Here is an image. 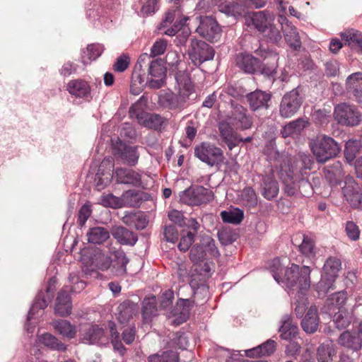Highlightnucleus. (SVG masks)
I'll return each mask as SVG.
<instances>
[{
    "label": "nucleus",
    "mask_w": 362,
    "mask_h": 362,
    "mask_svg": "<svg viewBox=\"0 0 362 362\" xmlns=\"http://www.w3.org/2000/svg\"><path fill=\"white\" fill-rule=\"evenodd\" d=\"M109 328L111 335V343L114 350L118 352L119 355L124 356L127 349L120 341L119 334L116 329L115 324L113 322H109Z\"/></svg>",
    "instance_id": "44"
},
{
    "label": "nucleus",
    "mask_w": 362,
    "mask_h": 362,
    "mask_svg": "<svg viewBox=\"0 0 362 362\" xmlns=\"http://www.w3.org/2000/svg\"><path fill=\"white\" fill-rule=\"evenodd\" d=\"M206 249L201 240L199 243H197L191 248L189 258L194 264H196L206 259Z\"/></svg>",
    "instance_id": "48"
},
{
    "label": "nucleus",
    "mask_w": 362,
    "mask_h": 362,
    "mask_svg": "<svg viewBox=\"0 0 362 362\" xmlns=\"http://www.w3.org/2000/svg\"><path fill=\"white\" fill-rule=\"evenodd\" d=\"M113 154L117 159H120L124 164L129 166H135L140 157L139 146H129L119 140L113 145Z\"/></svg>",
    "instance_id": "10"
},
{
    "label": "nucleus",
    "mask_w": 362,
    "mask_h": 362,
    "mask_svg": "<svg viewBox=\"0 0 362 362\" xmlns=\"http://www.w3.org/2000/svg\"><path fill=\"white\" fill-rule=\"evenodd\" d=\"M157 0H145L141 8V14L143 16L151 15L156 9Z\"/></svg>",
    "instance_id": "63"
},
{
    "label": "nucleus",
    "mask_w": 362,
    "mask_h": 362,
    "mask_svg": "<svg viewBox=\"0 0 362 362\" xmlns=\"http://www.w3.org/2000/svg\"><path fill=\"white\" fill-rule=\"evenodd\" d=\"M194 156L209 166H219L223 163V151L214 144L202 142L194 148Z\"/></svg>",
    "instance_id": "4"
},
{
    "label": "nucleus",
    "mask_w": 362,
    "mask_h": 362,
    "mask_svg": "<svg viewBox=\"0 0 362 362\" xmlns=\"http://www.w3.org/2000/svg\"><path fill=\"white\" fill-rule=\"evenodd\" d=\"M338 344L348 349L357 351L362 347V337L355 332L345 331L340 334Z\"/></svg>",
    "instance_id": "24"
},
{
    "label": "nucleus",
    "mask_w": 362,
    "mask_h": 362,
    "mask_svg": "<svg viewBox=\"0 0 362 362\" xmlns=\"http://www.w3.org/2000/svg\"><path fill=\"white\" fill-rule=\"evenodd\" d=\"M279 23L288 45L294 49H299L301 46V41L297 28L283 15L279 16Z\"/></svg>",
    "instance_id": "18"
},
{
    "label": "nucleus",
    "mask_w": 362,
    "mask_h": 362,
    "mask_svg": "<svg viewBox=\"0 0 362 362\" xmlns=\"http://www.w3.org/2000/svg\"><path fill=\"white\" fill-rule=\"evenodd\" d=\"M199 25L196 32L204 38L213 42L220 35L221 29L217 22L210 16H199L196 18Z\"/></svg>",
    "instance_id": "12"
},
{
    "label": "nucleus",
    "mask_w": 362,
    "mask_h": 362,
    "mask_svg": "<svg viewBox=\"0 0 362 362\" xmlns=\"http://www.w3.org/2000/svg\"><path fill=\"white\" fill-rule=\"evenodd\" d=\"M163 234L168 242L175 243L178 238V232L174 225L166 226Z\"/></svg>",
    "instance_id": "62"
},
{
    "label": "nucleus",
    "mask_w": 362,
    "mask_h": 362,
    "mask_svg": "<svg viewBox=\"0 0 362 362\" xmlns=\"http://www.w3.org/2000/svg\"><path fill=\"white\" fill-rule=\"evenodd\" d=\"M301 103L302 98L298 92H287L281 103V115L286 118L292 117L298 110Z\"/></svg>",
    "instance_id": "17"
},
{
    "label": "nucleus",
    "mask_w": 362,
    "mask_h": 362,
    "mask_svg": "<svg viewBox=\"0 0 362 362\" xmlns=\"http://www.w3.org/2000/svg\"><path fill=\"white\" fill-rule=\"evenodd\" d=\"M270 98L271 95L267 92H250L247 95V101L253 110L267 107V102Z\"/></svg>",
    "instance_id": "33"
},
{
    "label": "nucleus",
    "mask_w": 362,
    "mask_h": 362,
    "mask_svg": "<svg viewBox=\"0 0 362 362\" xmlns=\"http://www.w3.org/2000/svg\"><path fill=\"white\" fill-rule=\"evenodd\" d=\"M121 208L124 206L139 207L141 203L139 194L134 190H127L120 197Z\"/></svg>",
    "instance_id": "39"
},
{
    "label": "nucleus",
    "mask_w": 362,
    "mask_h": 362,
    "mask_svg": "<svg viewBox=\"0 0 362 362\" xmlns=\"http://www.w3.org/2000/svg\"><path fill=\"white\" fill-rule=\"evenodd\" d=\"M110 253L112 255L110 268L111 273L116 276H124L126 274V267L129 262L125 252L121 249L113 248L110 250Z\"/></svg>",
    "instance_id": "19"
},
{
    "label": "nucleus",
    "mask_w": 362,
    "mask_h": 362,
    "mask_svg": "<svg viewBox=\"0 0 362 362\" xmlns=\"http://www.w3.org/2000/svg\"><path fill=\"white\" fill-rule=\"evenodd\" d=\"M81 340L89 345L100 344L107 341V337L102 327L98 325H90L82 329Z\"/></svg>",
    "instance_id": "16"
},
{
    "label": "nucleus",
    "mask_w": 362,
    "mask_h": 362,
    "mask_svg": "<svg viewBox=\"0 0 362 362\" xmlns=\"http://www.w3.org/2000/svg\"><path fill=\"white\" fill-rule=\"evenodd\" d=\"M325 73L328 77H334L339 73V63L335 59H330L325 63Z\"/></svg>",
    "instance_id": "57"
},
{
    "label": "nucleus",
    "mask_w": 362,
    "mask_h": 362,
    "mask_svg": "<svg viewBox=\"0 0 362 362\" xmlns=\"http://www.w3.org/2000/svg\"><path fill=\"white\" fill-rule=\"evenodd\" d=\"M117 181L122 184L139 187L141 185V175L132 169L119 168L115 170Z\"/></svg>",
    "instance_id": "22"
},
{
    "label": "nucleus",
    "mask_w": 362,
    "mask_h": 362,
    "mask_svg": "<svg viewBox=\"0 0 362 362\" xmlns=\"http://www.w3.org/2000/svg\"><path fill=\"white\" fill-rule=\"evenodd\" d=\"M279 184L272 176H265L262 180V194L268 200L276 197L279 193Z\"/></svg>",
    "instance_id": "32"
},
{
    "label": "nucleus",
    "mask_w": 362,
    "mask_h": 362,
    "mask_svg": "<svg viewBox=\"0 0 362 362\" xmlns=\"http://www.w3.org/2000/svg\"><path fill=\"white\" fill-rule=\"evenodd\" d=\"M267 0H235L234 3L228 5V17L233 16L234 19L243 17L247 13V10L250 8H263Z\"/></svg>",
    "instance_id": "14"
},
{
    "label": "nucleus",
    "mask_w": 362,
    "mask_h": 362,
    "mask_svg": "<svg viewBox=\"0 0 362 362\" xmlns=\"http://www.w3.org/2000/svg\"><path fill=\"white\" fill-rule=\"evenodd\" d=\"M122 222L130 227L137 230H143L148 225L146 215L141 212L129 213L122 217Z\"/></svg>",
    "instance_id": "31"
},
{
    "label": "nucleus",
    "mask_w": 362,
    "mask_h": 362,
    "mask_svg": "<svg viewBox=\"0 0 362 362\" xmlns=\"http://www.w3.org/2000/svg\"><path fill=\"white\" fill-rule=\"evenodd\" d=\"M348 90H362V72H356L350 75L346 79Z\"/></svg>",
    "instance_id": "52"
},
{
    "label": "nucleus",
    "mask_w": 362,
    "mask_h": 362,
    "mask_svg": "<svg viewBox=\"0 0 362 362\" xmlns=\"http://www.w3.org/2000/svg\"><path fill=\"white\" fill-rule=\"evenodd\" d=\"M361 148V141L358 140H349L346 141L344 149V156L349 163L356 158Z\"/></svg>",
    "instance_id": "45"
},
{
    "label": "nucleus",
    "mask_w": 362,
    "mask_h": 362,
    "mask_svg": "<svg viewBox=\"0 0 362 362\" xmlns=\"http://www.w3.org/2000/svg\"><path fill=\"white\" fill-rule=\"evenodd\" d=\"M244 218V212L242 209L230 206L228 209V223L239 224Z\"/></svg>",
    "instance_id": "53"
},
{
    "label": "nucleus",
    "mask_w": 362,
    "mask_h": 362,
    "mask_svg": "<svg viewBox=\"0 0 362 362\" xmlns=\"http://www.w3.org/2000/svg\"><path fill=\"white\" fill-rule=\"evenodd\" d=\"M177 353L172 350L159 351L148 357V362H177Z\"/></svg>",
    "instance_id": "41"
},
{
    "label": "nucleus",
    "mask_w": 362,
    "mask_h": 362,
    "mask_svg": "<svg viewBox=\"0 0 362 362\" xmlns=\"http://www.w3.org/2000/svg\"><path fill=\"white\" fill-rule=\"evenodd\" d=\"M330 117V110H317L313 114L314 122L319 125H324L329 122Z\"/></svg>",
    "instance_id": "56"
},
{
    "label": "nucleus",
    "mask_w": 362,
    "mask_h": 362,
    "mask_svg": "<svg viewBox=\"0 0 362 362\" xmlns=\"http://www.w3.org/2000/svg\"><path fill=\"white\" fill-rule=\"evenodd\" d=\"M100 204L105 207H111L112 209L121 208L120 197H115L112 194L103 195L100 197Z\"/></svg>",
    "instance_id": "54"
},
{
    "label": "nucleus",
    "mask_w": 362,
    "mask_h": 362,
    "mask_svg": "<svg viewBox=\"0 0 362 362\" xmlns=\"http://www.w3.org/2000/svg\"><path fill=\"white\" fill-rule=\"evenodd\" d=\"M241 200L244 205L254 207L257 204V197L252 187H245L241 192Z\"/></svg>",
    "instance_id": "49"
},
{
    "label": "nucleus",
    "mask_w": 362,
    "mask_h": 362,
    "mask_svg": "<svg viewBox=\"0 0 362 362\" xmlns=\"http://www.w3.org/2000/svg\"><path fill=\"white\" fill-rule=\"evenodd\" d=\"M52 293L53 290L51 289V286L49 285L45 292L40 291L37 293L28 313V320L35 318L40 310H44L47 308L53 298Z\"/></svg>",
    "instance_id": "20"
},
{
    "label": "nucleus",
    "mask_w": 362,
    "mask_h": 362,
    "mask_svg": "<svg viewBox=\"0 0 362 362\" xmlns=\"http://www.w3.org/2000/svg\"><path fill=\"white\" fill-rule=\"evenodd\" d=\"M190 314V301L189 300L180 299L176 307L173 310V315L176 317L173 323L179 325L185 322Z\"/></svg>",
    "instance_id": "28"
},
{
    "label": "nucleus",
    "mask_w": 362,
    "mask_h": 362,
    "mask_svg": "<svg viewBox=\"0 0 362 362\" xmlns=\"http://www.w3.org/2000/svg\"><path fill=\"white\" fill-rule=\"evenodd\" d=\"M157 314L156 299L155 296L145 298L142 303V315L145 320H150Z\"/></svg>",
    "instance_id": "43"
},
{
    "label": "nucleus",
    "mask_w": 362,
    "mask_h": 362,
    "mask_svg": "<svg viewBox=\"0 0 362 362\" xmlns=\"http://www.w3.org/2000/svg\"><path fill=\"white\" fill-rule=\"evenodd\" d=\"M111 233L113 238L122 245L133 246L138 240L136 233L122 226L112 227Z\"/></svg>",
    "instance_id": "23"
},
{
    "label": "nucleus",
    "mask_w": 362,
    "mask_h": 362,
    "mask_svg": "<svg viewBox=\"0 0 362 362\" xmlns=\"http://www.w3.org/2000/svg\"><path fill=\"white\" fill-rule=\"evenodd\" d=\"M167 42L165 40L156 41L151 49V55L152 57L160 55L164 53L166 49Z\"/></svg>",
    "instance_id": "64"
},
{
    "label": "nucleus",
    "mask_w": 362,
    "mask_h": 362,
    "mask_svg": "<svg viewBox=\"0 0 362 362\" xmlns=\"http://www.w3.org/2000/svg\"><path fill=\"white\" fill-rule=\"evenodd\" d=\"M52 325L55 332L62 335L64 338L71 339L76 337V327L71 324L70 322L66 320H58L53 321Z\"/></svg>",
    "instance_id": "30"
},
{
    "label": "nucleus",
    "mask_w": 362,
    "mask_h": 362,
    "mask_svg": "<svg viewBox=\"0 0 362 362\" xmlns=\"http://www.w3.org/2000/svg\"><path fill=\"white\" fill-rule=\"evenodd\" d=\"M334 117L339 124L350 127L358 126L362 120V115L358 110L345 103L335 106Z\"/></svg>",
    "instance_id": "5"
},
{
    "label": "nucleus",
    "mask_w": 362,
    "mask_h": 362,
    "mask_svg": "<svg viewBox=\"0 0 362 362\" xmlns=\"http://www.w3.org/2000/svg\"><path fill=\"white\" fill-rule=\"evenodd\" d=\"M70 288L64 286L58 293L56 305L54 308L55 313L62 317L69 315L71 313L72 305L71 298L69 294Z\"/></svg>",
    "instance_id": "21"
},
{
    "label": "nucleus",
    "mask_w": 362,
    "mask_h": 362,
    "mask_svg": "<svg viewBox=\"0 0 362 362\" xmlns=\"http://www.w3.org/2000/svg\"><path fill=\"white\" fill-rule=\"evenodd\" d=\"M194 233L189 230L186 235H183L181 238L180 242L178 245V248L180 251H187L192 243L194 242Z\"/></svg>",
    "instance_id": "60"
},
{
    "label": "nucleus",
    "mask_w": 362,
    "mask_h": 362,
    "mask_svg": "<svg viewBox=\"0 0 362 362\" xmlns=\"http://www.w3.org/2000/svg\"><path fill=\"white\" fill-rule=\"evenodd\" d=\"M333 321L338 329H344L347 327L351 322V315L344 309L339 308L333 317Z\"/></svg>",
    "instance_id": "46"
},
{
    "label": "nucleus",
    "mask_w": 362,
    "mask_h": 362,
    "mask_svg": "<svg viewBox=\"0 0 362 362\" xmlns=\"http://www.w3.org/2000/svg\"><path fill=\"white\" fill-rule=\"evenodd\" d=\"M158 102L165 107H175L177 103V95L174 92H165L158 95Z\"/></svg>",
    "instance_id": "55"
},
{
    "label": "nucleus",
    "mask_w": 362,
    "mask_h": 362,
    "mask_svg": "<svg viewBox=\"0 0 362 362\" xmlns=\"http://www.w3.org/2000/svg\"><path fill=\"white\" fill-rule=\"evenodd\" d=\"M176 80L180 86V90H191L192 88L191 84V79L187 74L179 73L176 74Z\"/></svg>",
    "instance_id": "58"
},
{
    "label": "nucleus",
    "mask_w": 362,
    "mask_h": 362,
    "mask_svg": "<svg viewBox=\"0 0 362 362\" xmlns=\"http://www.w3.org/2000/svg\"><path fill=\"white\" fill-rule=\"evenodd\" d=\"M342 192L346 201L355 209H362V194L358 185L352 177L346 176Z\"/></svg>",
    "instance_id": "15"
},
{
    "label": "nucleus",
    "mask_w": 362,
    "mask_h": 362,
    "mask_svg": "<svg viewBox=\"0 0 362 362\" xmlns=\"http://www.w3.org/2000/svg\"><path fill=\"white\" fill-rule=\"evenodd\" d=\"M231 106L230 115L228 117V126L243 130L250 128L252 122L247 115V110L240 105L232 103Z\"/></svg>",
    "instance_id": "13"
},
{
    "label": "nucleus",
    "mask_w": 362,
    "mask_h": 362,
    "mask_svg": "<svg viewBox=\"0 0 362 362\" xmlns=\"http://www.w3.org/2000/svg\"><path fill=\"white\" fill-rule=\"evenodd\" d=\"M345 231L347 236L352 240H356L359 238L360 230L356 224L353 221L346 223Z\"/></svg>",
    "instance_id": "61"
},
{
    "label": "nucleus",
    "mask_w": 362,
    "mask_h": 362,
    "mask_svg": "<svg viewBox=\"0 0 362 362\" xmlns=\"http://www.w3.org/2000/svg\"><path fill=\"white\" fill-rule=\"evenodd\" d=\"M213 199L212 192L202 186H191L182 192L180 200L189 206H199Z\"/></svg>",
    "instance_id": "6"
},
{
    "label": "nucleus",
    "mask_w": 362,
    "mask_h": 362,
    "mask_svg": "<svg viewBox=\"0 0 362 362\" xmlns=\"http://www.w3.org/2000/svg\"><path fill=\"white\" fill-rule=\"evenodd\" d=\"M318 325L317 309L315 306H311L301 321V327L306 333L313 334L317 331Z\"/></svg>",
    "instance_id": "26"
},
{
    "label": "nucleus",
    "mask_w": 362,
    "mask_h": 362,
    "mask_svg": "<svg viewBox=\"0 0 362 362\" xmlns=\"http://www.w3.org/2000/svg\"><path fill=\"white\" fill-rule=\"evenodd\" d=\"M303 241L301 244L299 245V250L305 256L313 258L315 255V245L313 243V241L308 238V236H305V235H302Z\"/></svg>",
    "instance_id": "51"
},
{
    "label": "nucleus",
    "mask_w": 362,
    "mask_h": 362,
    "mask_svg": "<svg viewBox=\"0 0 362 362\" xmlns=\"http://www.w3.org/2000/svg\"><path fill=\"white\" fill-rule=\"evenodd\" d=\"M325 177L332 185H341L344 177V172L339 162L334 163L325 171Z\"/></svg>",
    "instance_id": "36"
},
{
    "label": "nucleus",
    "mask_w": 362,
    "mask_h": 362,
    "mask_svg": "<svg viewBox=\"0 0 362 362\" xmlns=\"http://www.w3.org/2000/svg\"><path fill=\"white\" fill-rule=\"evenodd\" d=\"M336 354L334 346L329 344H322L317 349L316 358L318 362H332Z\"/></svg>",
    "instance_id": "38"
},
{
    "label": "nucleus",
    "mask_w": 362,
    "mask_h": 362,
    "mask_svg": "<svg viewBox=\"0 0 362 362\" xmlns=\"http://www.w3.org/2000/svg\"><path fill=\"white\" fill-rule=\"evenodd\" d=\"M93 264L95 268L105 271L110 268L111 266V257L101 252H98L95 255V257L93 261Z\"/></svg>",
    "instance_id": "50"
},
{
    "label": "nucleus",
    "mask_w": 362,
    "mask_h": 362,
    "mask_svg": "<svg viewBox=\"0 0 362 362\" xmlns=\"http://www.w3.org/2000/svg\"><path fill=\"white\" fill-rule=\"evenodd\" d=\"M245 24L248 27L254 28L258 32L262 33L271 23L275 21V16L273 12L269 10L250 12L245 14Z\"/></svg>",
    "instance_id": "9"
},
{
    "label": "nucleus",
    "mask_w": 362,
    "mask_h": 362,
    "mask_svg": "<svg viewBox=\"0 0 362 362\" xmlns=\"http://www.w3.org/2000/svg\"><path fill=\"white\" fill-rule=\"evenodd\" d=\"M281 325L279 328L280 337L284 340H291L298 332V327L293 323L291 316L286 315L281 320Z\"/></svg>",
    "instance_id": "27"
},
{
    "label": "nucleus",
    "mask_w": 362,
    "mask_h": 362,
    "mask_svg": "<svg viewBox=\"0 0 362 362\" xmlns=\"http://www.w3.org/2000/svg\"><path fill=\"white\" fill-rule=\"evenodd\" d=\"M135 106L136 105H134L130 107L129 115L132 117H135L139 124L159 132L167 125L168 120L165 117L156 113L137 111Z\"/></svg>",
    "instance_id": "7"
},
{
    "label": "nucleus",
    "mask_w": 362,
    "mask_h": 362,
    "mask_svg": "<svg viewBox=\"0 0 362 362\" xmlns=\"http://www.w3.org/2000/svg\"><path fill=\"white\" fill-rule=\"evenodd\" d=\"M269 267L274 279L279 284H284L286 287L291 288L296 286L298 288L294 311L298 317H302L308 307V300L304 294L310 286V267L303 266L300 268L296 264H292L291 267H286L279 258L272 260Z\"/></svg>",
    "instance_id": "1"
},
{
    "label": "nucleus",
    "mask_w": 362,
    "mask_h": 362,
    "mask_svg": "<svg viewBox=\"0 0 362 362\" xmlns=\"http://www.w3.org/2000/svg\"><path fill=\"white\" fill-rule=\"evenodd\" d=\"M310 146L316 160L325 163L341 151L339 144L331 136L320 134L310 141Z\"/></svg>",
    "instance_id": "3"
},
{
    "label": "nucleus",
    "mask_w": 362,
    "mask_h": 362,
    "mask_svg": "<svg viewBox=\"0 0 362 362\" xmlns=\"http://www.w3.org/2000/svg\"><path fill=\"white\" fill-rule=\"evenodd\" d=\"M117 319L122 324L127 323L139 311V305L131 300H125L118 307Z\"/></svg>",
    "instance_id": "25"
},
{
    "label": "nucleus",
    "mask_w": 362,
    "mask_h": 362,
    "mask_svg": "<svg viewBox=\"0 0 362 362\" xmlns=\"http://www.w3.org/2000/svg\"><path fill=\"white\" fill-rule=\"evenodd\" d=\"M308 124V121L302 118L293 120L284 127L283 129L281 130L282 136L284 138H286L295 134H299Z\"/></svg>",
    "instance_id": "35"
},
{
    "label": "nucleus",
    "mask_w": 362,
    "mask_h": 362,
    "mask_svg": "<svg viewBox=\"0 0 362 362\" xmlns=\"http://www.w3.org/2000/svg\"><path fill=\"white\" fill-rule=\"evenodd\" d=\"M267 42L277 44L282 38L280 30L276 26L274 22L271 23L266 29L260 33Z\"/></svg>",
    "instance_id": "42"
},
{
    "label": "nucleus",
    "mask_w": 362,
    "mask_h": 362,
    "mask_svg": "<svg viewBox=\"0 0 362 362\" xmlns=\"http://www.w3.org/2000/svg\"><path fill=\"white\" fill-rule=\"evenodd\" d=\"M88 241L93 244H102L110 238L109 231L103 227L92 228L87 233Z\"/></svg>",
    "instance_id": "37"
},
{
    "label": "nucleus",
    "mask_w": 362,
    "mask_h": 362,
    "mask_svg": "<svg viewBox=\"0 0 362 362\" xmlns=\"http://www.w3.org/2000/svg\"><path fill=\"white\" fill-rule=\"evenodd\" d=\"M40 341L48 348L57 351H65L66 346L60 341L55 336L45 333L39 338Z\"/></svg>",
    "instance_id": "40"
},
{
    "label": "nucleus",
    "mask_w": 362,
    "mask_h": 362,
    "mask_svg": "<svg viewBox=\"0 0 362 362\" xmlns=\"http://www.w3.org/2000/svg\"><path fill=\"white\" fill-rule=\"evenodd\" d=\"M211 269L212 263L211 262H209L206 259L200 261L199 263L194 264L192 282L196 281L197 279L199 281H205L206 279L211 276Z\"/></svg>",
    "instance_id": "29"
},
{
    "label": "nucleus",
    "mask_w": 362,
    "mask_h": 362,
    "mask_svg": "<svg viewBox=\"0 0 362 362\" xmlns=\"http://www.w3.org/2000/svg\"><path fill=\"white\" fill-rule=\"evenodd\" d=\"M341 39L351 48L358 47V52L362 54V34L355 30H346L341 33Z\"/></svg>",
    "instance_id": "34"
},
{
    "label": "nucleus",
    "mask_w": 362,
    "mask_h": 362,
    "mask_svg": "<svg viewBox=\"0 0 362 362\" xmlns=\"http://www.w3.org/2000/svg\"><path fill=\"white\" fill-rule=\"evenodd\" d=\"M255 53L263 58L267 62L259 60L248 54H239L235 57L236 65L245 73H259L267 77H271L275 73L277 67L278 55L270 50L259 48Z\"/></svg>",
    "instance_id": "2"
},
{
    "label": "nucleus",
    "mask_w": 362,
    "mask_h": 362,
    "mask_svg": "<svg viewBox=\"0 0 362 362\" xmlns=\"http://www.w3.org/2000/svg\"><path fill=\"white\" fill-rule=\"evenodd\" d=\"M148 74L154 78L165 76V68L160 59H152L148 66Z\"/></svg>",
    "instance_id": "47"
},
{
    "label": "nucleus",
    "mask_w": 362,
    "mask_h": 362,
    "mask_svg": "<svg viewBox=\"0 0 362 362\" xmlns=\"http://www.w3.org/2000/svg\"><path fill=\"white\" fill-rule=\"evenodd\" d=\"M202 243L206 249V252H209L214 257L219 256V252L215 245L214 239L209 236H204L202 238Z\"/></svg>",
    "instance_id": "59"
},
{
    "label": "nucleus",
    "mask_w": 362,
    "mask_h": 362,
    "mask_svg": "<svg viewBox=\"0 0 362 362\" xmlns=\"http://www.w3.org/2000/svg\"><path fill=\"white\" fill-rule=\"evenodd\" d=\"M340 267L341 263L337 259L329 258L327 260L324 265L325 274L317 285L320 291L327 293L332 288Z\"/></svg>",
    "instance_id": "11"
},
{
    "label": "nucleus",
    "mask_w": 362,
    "mask_h": 362,
    "mask_svg": "<svg viewBox=\"0 0 362 362\" xmlns=\"http://www.w3.org/2000/svg\"><path fill=\"white\" fill-rule=\"evenodd\" d=\"M188 55L195 66H200L203 62L212 59L214 52L205 42L192 39L188 49Z\"/></svg>",
    "instance_id": "8"
}]
</instances>
